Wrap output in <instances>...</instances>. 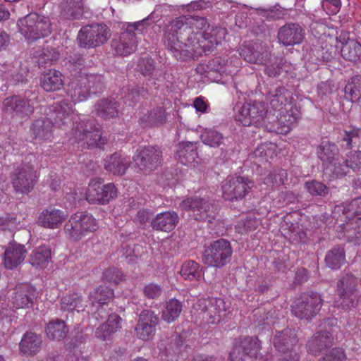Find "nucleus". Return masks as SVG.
<instances>
[{"label": "nucleus", "mask_w": 361, "mask_h": 361, "mask_svg": "<svg viewBox=\"0 0 361 361\" xmlns=\"http://www.w3.org/2000/svg\"><path fill=\"white\" fill-rule=\"evenodd\" d=\"M130 166V160L118 153H114L107 157L104 168L114 175L123 176Z\"/></svg>", "instance_id": "nucleus-28"}, {"label": "nucleus", "mask_w": 361, "mask_h": 361, "mask_svg": "<svg viewBox=\"0 0 361 361\" xmlns=\"http://www.w3.org/2000/svg\"><path fill=\"white\" fill-rule=\"evenodd\" d=\"M345 161L353 170L361 169V151L351 152Z\"/></svg>", "instance_id": "nucleus-64"}, {"label": "nucleus", "mask_w": 361, "mask_h": 361, "mask_svg": "<svg viewBox=\"0 0 361 361\" xmlns=\"http://www.w3.org/2000/svg\"><path fill=\"white\" fill-rule=\"evenodd\" d=\"M260 349L257 338H245L236 345L230 353V361H255Z\"/></svg>", "instance_id": "nucleus-16"}, {"label": "nucleus", "mask_w": 361, "mask_h": 361, "mask_svg": "<svg viewBox=\"0 0 361 361\" xmlns=\"http://www.w3.org/2000/svg\"><path fill=\"white\" fill-rule=\"evenodd\" d=\"M152 154L149 149H143L133 157V161L130 166L134 168L137 172L152 169Z\"/></svg>", "instance_id": "nucleus-42"}, {"label": "nucleus", "mask_w": 361, "mask_h": 361, "mask_svg": "<svg viewBox=\"0 0 361 361\" xmlns=\"http://www.w3.org/2000/svg\"><path fill=\"white\" fill-rule=\"evenodd\" d=\"M195 308L200 317L209 324L219 323L226 316L228 312L224 300L216 298L200 299Z\"/></svg>", "instance_id": "nucleus-6"}, {"label": "nucleus", "mask_w": 361, "mask_h": 361, "mask_svg": "<svg viewBox=\"0 0 361 361\" xmlns=\"http://www.w3.org/2000/svg\"><path fill=\"white\" fill-rule=\"evenodd\" d=\"M19 32L27 39L35 41L51 32V23L48 17L31 13L17 22Z\"/></svg>", "instance_id": "nucleus-2"}, {"label": "nucleus", "mask_w": 361, "mask_h": 361, "mask_svg": "<svg viewBox=\"0 0 361 361\" xmlns=\"http://www.w3.org/2000/svg\"><path fill=\"white\" fill-rule=\"evenodd\" d=\"M287 180V172L286 170H275L269 173L264 179V184L268 187L274 188L285 183Z\"/></svg>", "instance_id": "nucleus-56"}, {"label": "nucleus", "mask_w": 361, "mask_h": 361, "mask_svg": "<svg viewBox=\"0 0 361 361\" xmlns=\"http://www.w3.org/2000/svg\"><path fill=\"white\" fill-rule=\"evenodd\" d=\"M178 216L175 212H166L159 214V230L169 232L176 227Z\"/></svg>", "instance_id": "nucleus-53"}, {"label": "nucleus", "mask_w": 361, "mask_h": 361, "mask_svg": "<svg viewBox=\"0 0 361 361\" xmlns=\"http://www.w3.org/2000/svg\"><path fill=\"white\" fill-rule=\"evenodd\" d=\"M305 188L312 195L326 196L329 193V188L322 183L317 180L306 182Z\"/></svg>", "instance_id": "nucleus-60"}, {"label": "nucleus", "mask_w": 361, "mask_h": 361, "mask_svg": "<svg viewBox=\"0 0 361 361\" xmlns=\"http://www.w3.org/2000/svg\"><path fill=\"white\" fill-rule=\"evenodd\" d=\"M118 106L115 99H102L95 104L94 110L97 116L108 120L118 116Z\"/></svg>", "instance_id": "nucleus-30"}, {"label": "nucleus", "mask_w": 361, "mask_h": 361, "mask_svg": "<svg viewBox=\"0 0 361 361\" xmlns=\"http://www.w3.org/2000/svg\"><path fill=\"white\" fill-rule=\"evenodd\" d=\"M61 16L67 20L79 19L84 8L83 0H66L61 4Z\"/></svg>", "instance_id": "nucleus-35"}, {"label": "nucleus", "mask_w": 361, "mask_h": 361, "mask_svg": "<svg viewBox=\"0 0 361 361\" xmlns=\"http://www.w3.org/2000/svg\"><path fill=\"white\" fill-rule=\"evenodd\" d=\"M240 56L247 62L259 65L267 64L270 59L271 51L269 46L262 42H256L244 45Z\"/></svg>", "instance_id": "nucleus-18"}, {"label": "nucleus", "mask_w": 361, "mask_h": 361, "mask_svg": "<svg viewBox=\"0 0 361 361\" xmlns=\"http://www.w3.org/2000/svg\"><path fill=\"white\" fill-rule=\"evenodd\" d=\"M121 318L118 314H110L106 322L100 325L96 330V337L105 341L110 338L111 334L116 332L121 327Z\"/></svg>", "instance_id": "nucleus-33"}, {"label": "nucleus", "mask_w": 361, "mask_h": 361, "mask_svg": "<svg viewBox=\"0 0 361 361\" xmlns=\"http://www.w3.org/2000/svg\"><path fill=\"white\" fill-rule=\"evenodd\" d=\"M97 228L96 219L87 212H78L72 215L64 226L65 233L74 241L80 240L87 233L92 232Z\"/></svg>", "instance_id": "nucleus-5"}, {"label": "nucleus", "mask_w": 361, "mask_h": 361, "mask_svg": "<svg viewBox=\"0 0 361 361\" xmlns=\"http://www.w3.org/2000/svg\"><path fill=\"white\" fill-rule=\"evenodd\" d=\"M207 72L209 77L212 76L214 73L219 75L228 74L231 72L228 69L227 60L223 57L218 56L210 60L207 64Z\"/></svg>", "instance_id": "nucleus-51"}, {"label": "nucleus", "mask_w": 361, "mask_h": 361, "mask_svg": "<svg viewBox=\"0 0 361 361\" xmlns=\"http://www.w3.org/2000/svg\"><path fill=\"white\" fill-rule=\"evenodd\" d=\"M305 35V30L298 23H288L279 29L277 39L284 47H290L301 44Z\"/></svg>", "instance_id": "nucleus-19"}, {"label": "nucleus", "mask_w": 361, "mask_h": 361, "mask_svg": "<svg viewBox=\"0 0 361 361\" xmlns=\"http://www.w3.org/2000/svg\"><path fill=\"white\" fill-rule=\"evenodd\" d=\"M255 10L257 14L267 20H278L281 18L283 16V13L279 6H274L269 8H257Z\"/></svg>", "instance_id": "nucleus-58"}, {"label": "nucleus", "mask_w": 361, "mask_h": 361, "mask_svg": "<svg viewBox=\"0 0 361 361\" xmlns=\"http://www.w3.org/2000/svg\"><path fill=\"white\" fill-rule=\"evenodd\" d=\"M195 144L191 142H181L178 144L176 157L179 162L183 165L192 164L197 157Z\"/></svg>", "instance_id": "nucleus-36"}, {"label": "nucleus", "mask_w": 361, "mask_h": 361, "mask_svg": "<svg viewBox=\"0 0 361 361\" xmlns=\"http://www.w3.org/2000/svg\"><path fill=\"white\" fill-rule=\"evenodd\" d=\"M70 135L78 142H83V145H86L87 147H100L106 142L105 139L102 137L101 130L89 122H73Z\"/></svg>", "instance_id": "nucleus-9"}, {"label": "nucleus", "mask_w": 361, "mask_h": 361, "mask_svg": "<svg viewBox=\"0 0 361 361\" xmlns=\"http://www.w3.org/2000/svg\"><path fill=\"white\" fill-rule=\"evenodd\" d=\"M86 305L81 295L73 293L64 295L61 300V307L63 311H84Z\"/></svg>", "instance_id": "nucleus-43"}, {"label": "nucleus", "mask_w": 361, "mask_h": 361, "mask_svg": "<svg viewBox=\"0 0 361 361\" xmlns=\"http://www.w3.org/2000/svg\"><path fill=\"white\" fill-rule=\"evenodd\" d=\"M202 142L211 147H218L224 143V136L214 129H205L201 135Z\"/></svg>", "instance_id": "nucleus-52"}, {"label": "nucleus", "mask_w": 361, "mask_h": 361, "mask_svg": "<svg viewBox=\"0 0 361 361\" xmlns=\"http://www.w3.org/2000/svg\"><path fill=\"white\" fill-rule=\"evenodd\" d=\"M54 123L49 118H41L33 121L30 132L34 137L39 140H48L52 136Z\"/></svg>", "instance_id": "nucleus-31"}, {"label": "nucleus", "mask_w": 361, "mask_h": 361, "mask_svg": "<svg viewBox=\"0 0 361 361\" xmlns=\"http://www.w3.org/2000/svg\"><path fill=\"white\" fill-rule=\"evenodd\" d=\"M138 35L134 27L128 24L118 39H114L111 42V47L114 49L116 54L126 56L134 52L137 47Z\"/></svg>", "instance_id": "nucleus-17"}, {"label": "nucleus", "mask_w": 361, "mask_h": 361, "mask_svg": "<svg viewBox=\"0 0 361 361\" xmlns=\"http://www.w3.org/2000/svg\"><path fill=\"white\" fill-rule=\"evenodd\" d=\"M103 279L107 282L118 284L123 280V274L117 268L112 267L103 273Z\"/></svg>", "instance_id": "nucleus-63"}, {"label": "nucleus", "mask_w": 361, "mask_h": 361, "mask_svg": "<svg viewBox=\"0 0 361 361\" xmlns=\"http://www.w3.org/2000/svg\"><path fill=\"white\" fill-rule=\"evenodd\" d=\"M68 332V329L61 319L50 321L47 325V336L51 340L61 341L66 338Z\"/></svg>", "instance_id": "nucleus-39"}, {"label": "nucleus", "mask_w": 361, "mask_h": 361, "mask_svg": "<svg viewBox=\"0 0 361 361\" xmlns=\"http://www.w3.org/2000/svg\"><path fill=\"white\" fill-rule=\"evenodd\" d=\"M187 25L188 27V36L185 39V47L191 49V56L194 54L200 53L199 51L201 47L200 39L209 24L204 17L197 16H186Z\"/></svg>", "instance_id": "nucleus-11"}, {"label": "nucleus", "mask_w": 361, "mask_h": 361, "mask_svg": "<svg viewBox=\"0 0 361 361\" xmlns=\"http://www.w3.org/2000/svg\"><path fill=\"white\" fill-rule=\"evenodd\" d=\"M27 250L24 245L16 241L10 242L4 252V265L8 269H13L25 259Z\"/></svg>", "instance_id": "nucleus-22"}, {"label": "nucleus", "mask_w": 361, "mask_h": 361, "mask_svg": "<svg viewBox=\"0 0 361 361\" xmlns=\"http://www.w3.org/2000/svg\"><path fill=\"white\" fill-rule=\"evenodd\" d=\"M325 262L331 269H338L345 262L343 248L338 246L328 251L325 257Z\"/></svg>", "instance_id": "nucleus-46"}, {"label": "nucleus", "mask_w": 361, "mask_h": 361, "mask_svg": "<svg viewBox=\"0 0 361 361\" xmlns=\"http://www.w3.org/2000/svg\"><path fill=\"white\" fill-rule=\"evenodd\" d=\"M114 296V291L112 289L107 286H100L94 290L93 293H90L89 298L92 300V307L94 304L97 303L98 307H101L100 309H97V314L99 316L100 312H103V308L102 305L106 304L108 300L112 298ZM97 312L94 313V317L97 319L96 315Z\"/></svg>", "instance_id": "nucleus-37"}, {"label": "nucleus", "mask_w": 361, "mask_h": 361, "mask_svg": "<svg viewBox=\"0 0 361 361\" xmlns=\"http://www.w3.org/2000/svg\"><path fill=\"white\" fill-rule=\"evenodd\" d=\"M226 35V29L221 27H212L207 28L206 31L203 34L202 41L208 42L211 44V46H216L221 44L224 39Z\"/></svg>", "instance_id": "nucleus-50"}, {"label": "nucleus", "mask_w": 361, "mask_h": 361, "mask_svg": "<svg viewBox=\"0 0 361 361\" xmlns=\"http://www.w3.org/2000/svg\"><path fill=\"white\" fill-rule=\"evenodd\" d=\"M270 105L274 109L280 111L290 106V94L282 87H279L269 92L267 97Z\"/></svg>", "instance_id": "nucleus-29"}, {"label": "nucleus", "mask_w": 361, "mask_h": 361, "mask_svg": "<svg viewBox=\"0 0 361 361\" xmlns=\"http://www.w3.org/2000/svg\"><path fill=\"white\" fill-rule=\"evenodd\" d=\"M359 279L353 275L346 274L337 283V290L339 296L345 299H350L357 289Z\"/></svg>", "instance_id": "nucleus-34"}, {"label": "nucleus", "mask_w": 361, "mask_h": 361, "mask_svg": "<svg viewBox=\"0 0 361 361\" xmlns=\"http://www.w3.org/2000/svg\"><path fill=\"white\" fill-rule=\"evenodd\" d=\"M117 197V189L113 183L104 184L101 179L92 180L87 189L86 200L92 204H106Z\"/></svg>", "instance_id": "nucleus-13"}, {"label": "nucleus", "mask_w": 361, "mask_h": 361, "mask_svg": "<svg viewBox=\"0 0 361 361\" xmlns=\"http://www.w3.org/2000/svg\"><path fill=\"white\" fill-rule=\"evenodd\" d=\"M182 303L176 300H169L164 306L162 310V319L167 322L171 323L178 318L182 312Z\"/></svg>", "instance_id": "nucleus-44"}, {"label": "nucleus", "mask_w": 361, "mask_h": 361, "mask_svg": "<svg viewBox=\"0 0 361 361\" xmlns=\"http://www.w3.org/2000/svg\"><path fill=\"white\" fill-rule=\"evenodd\" d=\"M111 36V30L106 25L93 23L87 25L80 29L78 39L80 47L93 48L106 43Z\"/></svg>", "instance_id": "nucleus-7"}, {"label": "nucleus", "mask_w": 361, "mask_h": 361, "mask_svg": "<svg viewBox=\"0 0 361 361\" xmlns=\"http://www.w3.org/2000/svg\"><path fill=\"white\" fill-rule=\"evenodd\" d=\"M18 221L13 214H3L0 215V231L8 230L13 231L18 226Z\"/></svg>", "instance_id": "nucleus-61"}, {"label": "nucleus", "mask_w": 361, "mask_h": 361, "mask_svg": "<svg viewBox=\"0 0 361 361\" xmlns=\"http://www.w3.org/2000/svg\"><path fill=\"white\" fill-rule=\"evenodd\" d=\"M348 166L345 161L344 164L338 162V159L334 162L327 165L324 169V173L331 178L341 177L345 176L348 172Z\"/></svg>", "instance_id": "nucleus-55"}, {"label": "nucleus", "mask_w": 361, "mask_h": 361, "mask_svg": "<svg viewBox=\"0 0 361 361\" xmlns=\"http://www.w3.org/2000/svg\"><path fill=\"white\" fill-rule=\"evenodd\" d=\"M90 94H97L105 89L104 78L102 74L90 73L82 71Z\"/></svg>", "instance_id": "nucleus-48"}, {"label": "nucleus", "mask_w": 361, "mask_h": 361, "mask_svg": "<svg viewBox=\"0 0 361 361\" xmlns=\"http://www.w3.org/2000/svg\"><path fill=\"white\" fill-rule=\"evenodd\" d=\"M49 115L54 125L63 130L72 128L73 122L78 121L74 116L72 102L66 100L52 105L49 109Z\"/></svg>", "instance_id": "nucleus-14"}, {"label": "nucleus", "mask_w": 361, "mask_h": 361, "mask_svg": "<svg viewBox=\"0 0 361 361\" xmlns=\"http://www.w3.org/2000/svg\"><path fill=\"white\" fill-rule=\"evenodd\" d=\"M345 97L350 101H359L361 99V75H355L350 78L345 86Z\"/></svg>", "instance_id": "nucleus-47"}, {"label": "nucleus", "mask_w": 361, "mask_h": 361, "mask_svg": "<svg viewBox=\"0 0 361 361\" xmlns=\"http://www.w3.org/2000/svg\"><path fill=\"white\" fill-rule=\"evenodd\" d=\"M66 217L67 214L64 211L50 206L40 213L38 223L46 228L56 229L61 226Z\"/></svg>", "instance_id": "nucleus-23"}, {"label": "nucleus", "mask_w": 361, "mask_h": 361, "mask_svg": "<svg viewBox=\"0 0 361 361\" xmlns=\"http://www.w3.org/2000/svg\"><path fill=\"white\" fill-rule=\"evenodd\" d=\"M296 332L293 329H286L278 332L274 338V345L279 351L289 353L288 350H293L292 346L296 343Z\"/></svg>", "instance_id": "nucleus-27"}, {"label": "nucleus", "mask_w": 361, "mask_h": 361, "mask_svg": "<svg viewBox=\"0 0 361 361\" xmlns=\"http://www.w3.org/2000/svg\"><path fill=\"white\" fill-rule=\"evenodd\" d=\"M37 179V171L27 164L18 166L11 175V183L15 192L22 195L30 193L35 188Z\"/></svg>", "instance_id": "nucleus-10"}, {"label": "nucleus", "mask_w": 361, "mask_h": 361, "mask_svg": "<svg viewBox=\"0 0 361 361\" xmlns=\"http://www.w3.org/2000/svg\"><path fill=\"white\" fill-rule=\"evenodd\" d=\"M341 56L346 61H358L361 59V44L355 39H348L342 44Z\"/></svg>", "instance_id": "nucleus-40"}, {"label": "nucleus", "mask_w": 361, "mask_h": 361, "mask_svg": "<svg viewBox=\"0 0 361 361\" xmlns=\"http://www.w3.org/2000/svg\"><path fill=\"white\" fill-rule=\"evenodd\" d=\"M188 30L186 16H181L173 19L166 27L164 43L178 59L184 60L185 58L191 56V49L185 47Z\"/></svg>", "instance_id": "nucleus-1"}, {"label": "nucleus", "mask_w": 361, "mask_h": 361, "mask_svg": "<svg viewBox=\"0 0 361 361\" xmlns=\"http://www.w3.org/2000/svg\"><path fill=\"white\" fill-rule=\"evenodd\" d=\"M252 186L253 183L247 178H231L222 185L223 197L230 201L241 200L248 194Z\"/></svg>", "instance_id": "nucleus-15"}, {"label": "nucleus", "mask_w": 361, "mask_h": 361, "mask_svg": "<svg viewBox=\"0 0 361 361\" xmlns=\"http://www.w3.org/2000/svg\"><path fill=\"white\" fill-rule=\"evenodd\" d=\"M42 345V336L35 332L26 331L19 343L20 352L27 356L35 355Z\"/></svg>", "instance_id": "nucleus-25"}, {"label": "nucleus", "mask_w": 361, "mask_h": 361, "mask_svg": "<svg viewBox=\"0 0 361 361\" xmlns=\"http://www.w3.org/2000/svg\"><path fill=\"white\" fill-rule=\"evenodd\" d=\"M31 92L15 94L4 99L2 111L12 118L27 120L35 111L34 102L29 98Z\"/></svg>", "instance_id": "nucleus-4"}, {"label": "nucleus", "mask_w": 361, "mask_h": 361, "mask_svg": "<svg viewBox=\"0 0 361 361\" xmlns=\"http://www.w3.org/2000/svg\"><path fill=\"white\" fill-rule=\"evenodd\" d=\"M268 113L267 106L262 101H250L235 108V118L244 126H262Z\"/></svg>", "instance_id": "nucleus-3"}, {"label": "nucleus", "mask_w": 361, "mask_h": 361, "mask_svg": "<svg viewBox=\"0 0 361 361\" xmlns=\"http://www.w3.org/2000/svg\"><path fill=\"white\" fill-rule=\"evenodd\" d=\"M317 154L326 166L338 159V149L335 144L324 141L318 146Z\"/></svg>", "instance_id": "nucleus-38"}, {"label": "nucleus", "mask_w": 361, "mask_h": 361, "mask_svg": "<svg viewBox=\"0 0 361 361\" xmlns=\"http://www.w3.org/2000/svg\"><path fill=\"white\" fill-rule=\"evenodd\" d=\"M333 344V337L329 332L320 331L316 333L308 341L307 350L312 355H317Z\"/></svg>", "instance_id": "nucleus-26"}, {"label": "nucleus", "mask_w": 361, "mask_h": 361, "mask_svg": "<svg viewBox=\"0 0 361 361\" xmlns=\"http://www.w3.org/2000/svg\"><path fill=\"white\" fill-rule=\"evenodd\" d=\"M180 274L185 280L198 281L201 278L202 271L196 262L189 260L183 264Z\"/></svg>", "instance_id": "nucleus-49"}, {"label": "nucleus", "mask_w": 361, "mask_h": 361, "mask_svg": "<svg viewBox=\"0 0 361 361\" xmlns=\"http://www.w3.org/2000/svg\"><path fill=\"white\" fill-rule=\"evenodd\" d=\"M197 209L201 213H204L205 216V221L211 222V219H213L215 214V209L214 205L209 202V200L202 197V202L198 204Z\"/></svg>", "instance_id": "nucleus-62"}, {"label": "nucleus", "mask_w": 361, "mask_h": 361, "mask_svg": "<svg viewBox=\"0 0 361 361\" xmlns=\"http://www.w3.org/2000/svg\"><path fill=\"white\" fill-rule=\"evenodd\" d=\"M157 321L158 318L153 311H142L135 327L137 337L145 341L151 339L155 334Z\"/></svg>", "instance_id": "nucleus-20"}, {"label": "nucleus", "mask_w": 361, "mask_h": 361, "mask_svg": "<svg viewBox=\"0 0 361 361\" xmlns=\"http://www.w3.org/2000/svg\"><path fill=\"white\" fill-rule=\"evenodd\" d=\"M300 118V114L296 108L292 106H286V109L279 111L280 122L283 123L287 128L288 130L290 127L298 121Z\"/></svg>", "instance_id": "nucleus-54"}, {"label": "nucleus", "mask_w": 361, "mask_h": 361, "mask_svg": "<svg viewBox=\"0 0 361 361\" xmlns=\"http://www.w3.org/2000/svg\"><path fill=\"white\" fill-rule=\"evenodd\" d=\"M51 259V249L45 245L34 249L30 255L29 262L32 267H44Z\"/></svg>", "instance_id": "nucleus-41"}, {"label": "nucleus", "mask_w": 361, "mask_h": 361, "mask_svg": "<svg viewBox=\"0 0 361 361\" xmlns=\"http://www.w3.org/2000/svg\"><path fill=\"white\" fill-rule=\"evenodd\" d=\"M40 85L47 92L60 90L63 85L61 72L54 69L44 71L40 78Z\"/></svg>", "instance_id": "nucleus-32"}, {"label": "nucleus", "mask_w": 361, "mask_h": 361, "mask_svg": "<svg viewBox=\"0 0 361 361\" xmlns=\"http://www.w3.org/2000/svg\"><path fill=\"white\" fill-rule=\"evenodd\" d=\"M202 202V197L192 196L184 199L180 204L179 208L183 211L190 212V215L197 221H205L204 213H201L197 206Z\"/></svg>", "instance_id": "nucleus-45"}, {"label": "nucleus", "mask_w": 361, "mask_h": 361, "mask_svg": "<svg viewBox=\"0 0 361 361\" xmlns=\"http://www.w3.org/2000/svg\"><path fill=\"white\" fill-rule=\"evenodd\" d=\"M68 94L72 98V103L82 102L90 96V87H88L82 71L80 75H74L68 84Z\"/></svg>", "instance_id": "nucleus-24"}, {"label": "nucleus", "mask_w": 361, "mask_h": 361, "mask_svg": "<svg viewBox=\"0 0 361 361\" xmlns=\"http://www.w3.org/2000/svg\"><path fill=\"white\" fill-rule=\"evenodd\" d=\"M322 300L317 293H304L295 301L293 314L301 319H310L319 312Z\"/></svg>", "instance_id": "nucleus-12"}, {"label": "nucleus", "mask_w": 361, "mask_h": 361, "mask_svg": "<svg viewBox=\"0 0 361 361\" xmlns=\"http://www.w3.org/2000/svg\"><path fill=\"white\" fill-rule=\"evenodd\" d=\"M157 18L158 14L156 13L155 11H154L146 18L133 23H129V25L130 26H133L135 30L140 35L142 33V31L144 27H154L157 22Z\"/></svg>", "instance_id": "nucleus-59"}, {"label": "nucleus", "mask_w": 361, "mask_h": 361, "mask_svg": "<svg viewBox=\"0 0 361 361\" xmlns=\"http://www.w3.org/2000/svg\"><path fill=\"white\" fill-rule=\"evenodd\" d=\"M36 291L27 283H20L14 288L11 300L17 308H30L36 300Z\"/></svg>", "instance_id": "nucleus-21"}, {"label": "nucleus", "mask_w": 361, "mask_h": 361, "mask_svg": "<svg viewBox=\"0 0 361 361\" xmlns=\"http://www.w3.org/2000/svg\"><path fill=\"white\" fill-rule=\"evenodd\" d=\"M283 59L275 56L270 54V59L264 64L265 66L264 73L269 77H276L280 74L281 69L282 68Z\"/></svg>", "instance_id": "nucleus-57"}, {"label": "nucleus", "mask_w": 361, "mask_h": 361, "mask_svg": "<svg viewBox=\"0 0 361 361\" xmlns=\"http://www.w3.org/2000/svg\"><path fill=\"white\" fill-rule=\"evenodd\" d=\"M233 250L228 240L214 241L204 252L202 261L209 267H223L230 259Z\"/></svg>", "instance_id": "nucleus-8"}]
</instances>
